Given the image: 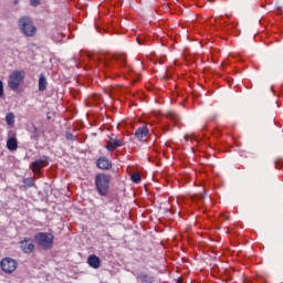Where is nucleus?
Instances as JSON below:
<instances>
[{"label": "nucleus", "mask_w": 283, "mask_h": 283, "mask_svg": "<svg viewBox=\"0 0 283 283\" xmlns=\"http://www.w3.org/2000/svg\"><path fill=\"white\" fill-rule=\"evenodd\" d=\"M3 96V81L0 80V98Z\"/></svg>", "instance_id": "obj_18"}, {"label": "nucleus", "mask_w": 283, "mask_h": 283, "mask_svg": "<svg viewBox=\"0 0 283 283\" xmlns=\"http://www.w3.org/2000/svg\"><path fill=\"white\" fill-rule=\"evenodd\" d=\"M112 178L109 175L99 174L95 177V187L99 193V196H107V191H109V181Z\"/></svg>", "instance_id": "obj_1"}, {"label": "nucleus", "mask_w": 283, "mask_h": 283, "mask_svg": "<svg viewBox=\"0 0 283 283\" xmlns=\"http://www.w3.org/2000/svg\"><path fill=\"white\" fill-rule=\"evenodd\" d=\"M117 147H123V139L109 137V139L106 143V149L108 151H114V149H117Z\"/></svg>", "instance_id": "obj_8"}, {"label": "nucleus", "mask_w": 283, "mask_h": 283, "mask_svg": "<svg viewBox=\"0 0 283 283\" xmlns=\"http://www.w3.org/2000/svg\"><path fill=\"white\" fill-rule=\"evenodd\" d=\"M24 185H27V187H34V179L32 178L24 179Z\"/></svg>", "instance_id": "obj_17"}, {"label": "nucleus", "mask_w": 283, "mask_h": 283, "mask_svg": "<svg viewBox=\"0 0 283 283\" xmlns=\"http://www.w3.org/2000/svg\"><path fill=\"white\" fill-rule=\"evenodd\" d=\"M52 40L55 42V43H61L63 41V33H54L52 35Z\"/></svg>", "instance_id": "obj_15"}, {"label": "nucleus", "mask_w": 283, "mask_h": 283, "mask_svg": "<svg viewBox=\"0 0 283 283\" xmlns=\"http://www.w3.org/2000/svg\"><path fill=\"white\" fill-rule=\"evenodd\" d=\"M34 238L41 249H52V244L54 243V235L52 233L40 232Z\"/></svg>", "instance_id": "obj_2"}, {"label": "nucleus", "mask_w": 283, "mask_h": 283, "mask_svg": "<svg viewBox=\"0 0 283 283\" xmlns=\"http://www.w3.org/2000/svg\"><path fill=\"white\" fill-rule=\"evenodd\" d=\"M48 157H41L40 159L32 163V171L35 175L41 174V168L48 165Z\"/></svg>", "instance_id": "obj_6"}, {"label": "nucleus", "mask_w": 283, "mask_h": 283, "mask_svg": "<svg viewBox=\"0 0 283 283\" xmlns=\"http://www.w3.org/2000/svg\"><path fill=\"white\" fill-rule=\"evenodd\" d=\"M25 80L24 71H13L9 76L8 85L10 90H19V86Z\"/></svg>", "instance_id": "obj_4"}, {"label": "nucleus", "mask_w": 283, "mask_h": 283, "mask_svg": "<svg viewBox=\"0 0 283 283\" xmlns=\"http://www.w3.org/2000/svg\"><path fill=\"white\" fill-rule=\"evenodd\" d=\"M19 28L25 36H34V34H36V27H34V23H32L30 18H21Z\"/></svg>", "instance_id": "obj_3"}, {"label": "nucleus", "mask_w": 283, "mask_h": 283, "mask_svg": "<svg viewBox=\"0 0 283 283\" xmlns=\"http://www.w3.org/2000/svg\"><path fill=\"white\" fill-rule=\"evenodd\" d=\"M130 180H132L133 182H136V184L140 182V174H138V172H133V174L130 175Z\"/></svg>", "instance_id": "obj_16"}, {"label": "nucleus", "mask_w": 283, "mask_h": 283, "mask_svg": "<svg viewBox=\"0 0 283 283\" xmlns=\"http://www.w3.org/2000/svg\"><path fill=\"white\" fill-rule=\"evenodd\" d=\"M98 169H112V161L105 157L97 159Z\"/></svg>", "instance_id": "obj_12"}, {"label": "nucleus", "mask_w": 283, "mask_h": 283, "mask_svg": "<svg viewBox=\"0 0 283 283\" xmlns=\"http://www.w3.org/2000/svg\"><path fill=\"white\" fill-rule=\"evenodd\" d=\"M147 136H149V128H147V126L138 128L135 132V137L137 138V140L145 142L147 140Z\"/></svg>", "instance_id": "obj_9"}, {"label": "nucleus", "mask_w": 283, "mask_h": 283, "mask_svg": "<svg viewBox=\"0 0 283 283\" xmlns=\"http://www.w3.org/2000/svg\"><path fill=\"white\" fill-rule=\"evenodd\" d=\"M87 263L92 269L101 268V259L94 254L90 255L87 259Z\"/></svg>", "instance_id": "obj_11"}, {"label": "nucleus", "mask_w": 283, "mask_h": 283, "mask_svg": "<svg viewBox=\"0 0 283 283\" xmlns=\"http://www.w3.org/2000/svg\"><path fill=\"white\" fill-rule=\"evenodd\" d=\"M7 149L9 151H17V149H19V142L17 140V137H10L7 140Z\"/></svg>", "instance_id": "obj_10"}, {"label": "nucleus", "mask_w": 283, "mask_h": 283, "mask_svg": "<svg viewBox=\"0 0 283 283\" xmlns=\"http://www.w3.org/2000/svg\"><path fill=\"white\" fill-rule=\"evenodd\" d=\"M0 266L4 273H14V271H17L18 263L12 258H4L1 260Z\"/></svg>", "instance_id": "obj_5"}, {"label": "nucleus", "mask_w": 283, "mask_h": 283, "mask_svg": "<svg viewBox=\"0 0 283 283\" xmlns=\"http://www.w3.org/2000/svg\"><path fill=\"white\" fill-rule=\"evenodd\" d=\"M46 88H48V80L45 78V75H40L39 91L40 92H45Z\"/></svg>", "instance_id": "obj_13"}, {"label": "nucleus", "mask_w": 283, "mask_h": 283, "mask_svg": "<svg viewBox=\"0 0 283 283\" xmlns=\"http://www.w3.org/2000/svg\"><path fill=\"white\" fill-rule=\"evenodd\" d=\"M20 249L24 253H32L34 251V241L32 239H24L20 242Z\"/></svg>", "instance_id": "obj_7"}, {"label": "nucleus", "mask_w": 283, "mask_h": 283, "mask_svg": "<svg viewBox=\"0 0 283 283\" xmlns=\"http://www.w3.org/2000/svg\"><path fill=\"white\" fill-rule=\"evenodd\" d=\"M170 118H172V120H176V114H170Z\"/></svg>", "instance_id": "obj_20"}, {"label": "nucleus", "mask_w": 283, "mask_h": 283, "mask_svg": "<svg viewBox=\"0 0 283 283\" xmlns=\"http://www.w3.org/2000/svg\"><path fill=\"white\" fill-rule=\"evenodd\" d=\"M185 138H186V140H189V137L186 136Z\"/></svg>", "instance_id": "obj_21"}, {"label": "nucleus", "mask_w": 283, "mask_h": 283, "mask_svg": "<svg viewBox=\"0 0 283 283\" xmlns=\"http://www.w3.org/2000/svg\"><path fill=\"white\" fill-rule=\"evenodd\" d=\"M14 113H8L6 115V123L9 127H12V125H14Z\"/></svg>", "instance_id": "obj_14"}, {"label": "nucleus", "mask_w": 283, "mask_h": 283, "mask_svg": "<svg viewBox=\"0 0 283 283\" xmlns=\"http://www.w3.org/2000/svg\"><path fill=\"white\" fill-rule=\"evenodd\" d=\"M30 2H31V6H34V7L39 6V0H30Z\"/></svg>", "instance_id": "obj_19"}]
</instances>
